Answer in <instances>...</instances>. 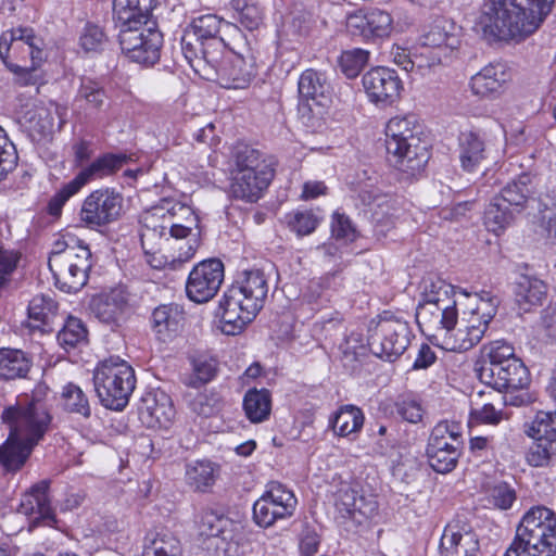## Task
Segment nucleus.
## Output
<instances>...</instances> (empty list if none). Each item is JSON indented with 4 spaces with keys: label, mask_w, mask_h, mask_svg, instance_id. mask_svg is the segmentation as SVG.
Segmentation results:
<instances>
[{
    "label": "nucleus",
    "mask_w": 556,
    "mask_h": 556,
    "mask_svg": "<svg viewBox=\"0 0 556 556\" xmlns=\"http://www.w3.org/2000/svg\"><path fill=\"white\" fill-rule=\"evenodd\" d=\"M152 327L162 341L173 339L185 321L184 307L177 303L162 304L152 312Z\"/></svg>",
    "instance_id": "28"
},
{
    "label": "nucleus",
    "mask_w": 556,
    "mask_h": 556,
    "mask_svg": "<svg viewBox=\"0 0 556 556\" xmlns=\"http://www.w3.org/2000/svg\"><path fill=\"white\" fill-rule=\"evenodd\" d=\"M479 543L471 531L460 532L456 526L448 525L441 536V556H477Z\"/></svg>",
    "instance_id": "29"
},
{
    "label": "nucleus",
    "mask_w": 556,
    "mask_h": 556,
    "mask_svg": "<svg viewBox=\"0 0 556 556\" xmlns=\"http://www.w3.org/2000/svg\"><path fill=\"white\" fill-rule=\"evenodd\" d=\"M128 308V299L121 289L111 290L92 298L90 309L103 324L119 326Z\"/></svg>",
    "instance_id": "23"
},
{
    "label": "nucleus",
    "mask_w": 556,
    "mask_h": 556,
    "mask_svg": "<svg viewBox=\"0 0 556 556\" xmlns=\"http://www.w3.org/2000/svg\"><path fill=\"white\" fill-rule=\"evenodd\" d=\"M17 151L9 139L5 130L0 126V181L7 178L17 165Z\"/></svg>",
    "instance_id": "59"
},
{
    "label": "nucleus",
    "mask_w": 556,
    "mask_h": 556,
    "mask_svg": "<svg viewBox=\"0 0 556 556\" xmlns=\"http://www.w3.org/2000/svg\"><path fill=\"white\" fill-rule=\"evenodd\" d=\"M421 45L438 49L446 47L450 49V52L455 53L459 46V39L456 35L447 33L444 27L434 25L426 35L422 36Z\"/></svg>",
    "instance_id": "58"
},
{
    "label": "nucleus",
    "mask_w": 556,
    "mask_h": 556,
    "mask_svg": "<svg viewBox=\"0 0 556 556\" xmlns=\"http://www.w3.org/2000/svg\"><path fill=\"white\" fill-rule=\"evenodd\" d=\"M364 414L362 409L355 405H343L330 418V426L334 433L341 437L358 432L364 425Z\"/></svg>",
    "instance_id": "42"
},
{
    "label": "nucleus",
    "mask_w": 556,
    "mask_h": 556,
    "mask_svg": "<svg viewBox=\"0 0 556 556\" xmlns=\"http://www.w3.org/2000/svg\"><path fill=\"white\" fill-rule=\"evenodd\" d=\"M454 52L444 47L442 49L430 48L420 43L419 51L414 54V61H407L405 71L410 72L415 67L418 70L434 68L439 65H446L451 62Z\"/></svg>",
    "instance_id": "43"
},
{
    "label": "nucleus",
    "mask_w": 556,
    "mask_h": 556,
    "mask_svg": "<svg viewBox=\"0 0 556 556\" xmlns=\"http://www.w3.org/2000/svg\"><path fill=\"white\" fill-rule=\"evenodd\" d=\"M556 514L546 506L525 513L504 556H555Z\"/></svg>",
    "instance_id": "5"
},
{
    "label": "nucleus",
    "mask_w": 556,
    "mask_h": 556,
    "mask_svg": "<svg viewBox=\"0 0 556 556\" xmlns=\"http://www.w3.org/2000/svg\"><path fill=\"white\" fill-rule=\"evenodd\" d=\"M229 523V519L223 513L206 508L200 516L199 531L201 535L207 538L222 536Z\"/></svg>",
    "instance_id": "52"
},
{
    "label": "nucleus",
    "mask_w": 556,
    "mask_h": 556,
    "mask_svg": "<svg viewBox=\"0 0 556 556\" xmlns=\"http://www.w3.org/2000/svg\"><path fill=\"white\" fill-rule=\"evenodd\" d=\"M331 237L348 244L357 239L358 232L348 215L336 211L332 214Z\"/></svg>",
    "instance_id": "60"
},
{
    "label": "nucleus",
    "mask_w": 556,
    "mask_h": 556,
    "mask_svg": "<svg viewBox=\"0 0 556 556\" xmlns=\"http://www.w3.org/2000/svg\"><path fill=\"white\" fill-rule=\"evenodd\" d=\"M369 53L362 49H353L342 52L339 58L341 72L348 78H355L368 62Z\"/></svg>",
    "instance_id": "57"
},
{
    "label": "nucleus",
    "mask_w": 556,
    "mask_h": 556,
    "mask_svg": "<svg viewBox=\"0 0 556 556\" xmlns=\"http://www.w3.org/2000/svg\"><path fill=\"white\" fill-rule=\"evenodd\" d=\"M458 140L462 167L472 172L485 159L484 140L478 132L471 130L462 132Z\"/></svg>",
    "instance_id": "38"
},
{
    "label": "nucleus",
    "mask_w": 556,
    "mask_h": 556,
    "mask_svg": "<svg viewBox=\"0 0 556 556\" xmlns=\"http://www.w3.org/2000/svg\"><path fill=\"white\" fill-rule=\"evenodd\" d=\"M181 553L180 543L169 532L156 533L146 544L142 556H179Z\"/></svg>",
    "instance_id": "47"
},
{
    "label": "nucleus",
    "mask_w": 556,
    "mask_h": 556,
    "mask_svg": "<svg viewBox=\"0 0 556 556\" xmlns=\"http://www.w3.org/2000/svg\"><path fill=\"white\" fill-rule=\"evenodd\" d=\"M336 507L343 518L362 525L376 514L378 503L374 496L361 493L356 485L341 483L336 492Z\"/></svg>",
    "instance_id": "19"
},
{
    "label": "nucleus",
    "mask_w": 556,
    "mask_h": 556,
    "mask_svg": "<svg viewBox=\"0 0 556 556\" xmlns=\"http://www.w3.org/2000/svg\"><path fill=\"white\" fill-rule=\"evenodd\" d=\"M93 386L105 408L123 410L136 387L135 370L119 356H110L94 368Z\"/></svg>",
    "instance_id": "7"
},
{
    "label": "nucleus",
    "mask_w": 556,
    "mask_h": 556,
    "mask_svg": "<svg viewBox=\"0 0 556 556\" xmlns=\"http://www.w3.org/2000/svg\"><path fill=\"white\" fill-rule=\"evenodd\" d=\"M421 135L422 128L415 115L395 116L386 126L389 161L410 176L419 174L430 159L429 143Z\"/></svg>",
    "instance_id": "4"
},
{
    "label": "nucleus",
    "mask_w": 556,
    "mask_h": 556,
    "mask_svg": "<svg viewBox=\"0 0 556 556\" xmlns=\"http://www.w3.org/2000/svg\"><path fill=\"white\" fill-rule=\"evenodd\" d=\"M49 482L42 480L26 492L20 503L17 511L31 517L34 522L43 521L50 525L54 520V514L48 498Z\"/></svg>",
    "instance_id": "24"
},
{
    "label": "nucleus",
    "mask_w": 556,
    "mask_h": 556,
    "mask_svg": "<svg viewBox=\"0 0 556 556\" xmlns=\"http://www.w3.org/2000/svg\"><path fill=\"white\" fill-rule=\"evenodd\" d=\"M368 39L388 37L393 28L392 15L379 9L368 12Z\"/></svg>",
    "instance_id": "61"
},
{
    "label": "nucleus",
    "mask_w": 556,
    "mask_h": 556,
    "mask_svg": "<svg viewBox=\"0 0 556 556\" xmlns=\"http://www.w3.org/2000/svg\"><path fill=\"white\" fill-rule=\"evenodd\" d=\"M517 214L514 207L495 195L484 211V224L490 231L500 235L515 222Z\"/></svg>",
    "instance_id": "40"
},
{
    "label": "nucleus",
    "mask_w": 556,
    "mask_h": 556,
    "mask_svg": "<svg viewBox=\"0 0 556 556\" xmlns=\"http://www.w3.org/2000/svg\"><path fill=\"white\" fill-rule=\"evenodd\" d=\"M438 316L437 314L433 318V316L428 315L430 319L426 320L427 329L424 332L439 340L442 349L452 352H465L481 341V338L473 337V332L468 330L462 321H458L457 311H448L443 319H438Z\"/></svg>",
    "instance_id": "13"
},
{
    "label": "nucleus",
    "mask_w": 556,
    "mask_h": 556,
    "mask_svg": "<svg viewBox=\"0 0 556 556\" xmlns=\"http://www.w3.org/2000/svg\"><path fill=\"white\" fill-rule=\"evenodd\" d=\"M477 372L482 383L497 391L522 389L530 383L528 368L515 355L514 346L503 340L489 345L486 357Z\"/></svg>",
    "instance_id": "6"
},
{
    "label": "nucleus",
    "mask_w": 556,
    "mask_h": 556,
    "mask_svg": "<svg viewBox=\"0 0 556 556\" xmlns=\"http://www.w3.org/2000/svg\"><path fill=\"white\" fill-rule=\"evenodd\" d=\"M273 173L233 172L230 191L233 198L247 202H256L268 187Z\"/></svg>",
    "instance_id": "27"
},
{
    "label": "nucleus",
    "mask_w": 556,
    "mask_h": 556,
    "mask_svg": "<svg viewBox=\"0 0 556 556\" xmlns=\"http://www.w3.org/2000/svg\"><path fill=\"white\" fill-rule=\"evenodd\" d=\"M268 291L263 270L248 269L239 274L219 302L222 331L228 336L240 333L264 307Z\"/></svg>",
    "instance_id": "3"
},
{
    "label": "nucleus",
    "mask_w": 556,
    "mask_h": 556,
    "mask_svg": "<svg viewBox=\"0 0 556 556\" xmlns=\"http://www.w3.org/2000/svg\"><path fill=\"white\" fill-rule=\"evenodd\" d=\"M321 219L323 217L312 210H298L287 216L289 228L300 237L311 235Z\"/></svg>",
    "instance_id": "53"
},
{
    "label": "nucleus",
    "mask_w": 556,
    "mask_h": 556,
    "mask_svg": "<svg viewBox=\"0 0 556 556\" xmlns=\"http://www.w3.org/2000/svg\"><path fill=\"white\" fill-rule=\"evenodd\" d=\"M63 408L72 414L89 418L91 408L84 391L74 383H67L62 391Z\"/></svg>",
    "instance_id": "48"
},
{
    "label": "nucleus",
    "mask_w": 556,
    "mask_h": 556,
    "mask_svg": "<svg viewBox=\"0 0 556 556\" xmlns=\"http://www.w3.org/2000/svg\"><path fill=\"white\" fill-rule=\"evenodd\" d=\"M207 64L215 70L218 84L226 89L247 88L255 76L253 63L236 53L218 54L216 63Z\"/></svg>",
    "instance_id": "20"
},
{
    "label": "nucleus",
    "mask_w": 556,
    "mask_h": 556,
    "mask_svg": "<svg viewBox=\"0 0 556 556\" xmlns=\"http://www.w3.org/2000/svg\"><path fill=\"white\" fill-rule=\"evenodd\" d=\"M33 367V357L23 350L0 349V378L3 380L24 379Z\"/></svg>",
    "instance_id": "34"
},
{
    "label": "nucleus",
    "mask_w": 556,
    "mask_h": 556,
    "mask_svg": "<svg viewBox=\"0 0 556 556\" xmlns=\"http://www.w3.org/2000/svg\"><path fill=\"white\" fill-rule=\"evenodd\" d=\"M217 372V362L212 357L199 356L193 359V371L184 379V383L191 388H200L210 382Z\"/></svg>",
    "instance_id": "49"
},
{
    "label": "nucleus",
    "mask_w": 556,
    "mask_h": 556,
    "mask_svg": "<svg viewBox=\"0 0 556 556\" xmlns=\"http://www.w3.org/2000/svg\"><path fill=\"white\" fill-rule=\"evenodd\" d=\"M231 27L215 14L202 15L193 21L192 36L195 41H201V53L206 63H216L218 54L224 53L225 42L218 35L222 27Z\"/></svg>",
    "instance_id": "21"
},
{
    "label": "nucleus",
    "mask_w": 556,
    "mask_h": 556,
    "mask_svg": "<svg viewBox=\"0 0 556 556\" xmlns=\"http://www.w3.org/2000/svg\"><path fill=\"white\" fill-rule=\"evenodd\" d=\"M534 194L530 175L522 174L518 178L507 182L497 195L515 211L521 213Z\"/></svg>",
    "instance_id": "39"
},
{
    "label": "nucleus",
    "mask_w": 556,
    "mask_h": 556,
    "mask_svg": "<svg viewBox=\"0 0 556 556\" xmlns=\"http://www.w3.org/2000/svg\"><path fill=\"white\" fill-rule=\"evenodd\" d=\"M139 414L148 427L167 428L175 417V408L169 396L164 393L148 394L142 400Z\"/></svg>",
    "instance_id": "25"
},
{
    "label": "nucleus",
    "mask_w": 556,
    "mask_h": 556,
    "mask_svg": "<svg viewBox=\"0 0 556 556\" xmlns=\"http://www.w3.org/2000/svg\"><path fill=\"white\" fill-rule=\"evenodd\" d=\"M362 83L369 101L383 106L394 103L403 89L397 73L383 66L366 72Z\"/></svg>",
    "instance_id": "18"
},
{
    "label": "nucleus",
    "mask_w": 556,
    "mask_h": 556,
    "mask_svg": "<svg viewBox=\"0 0 556 556\" xmlns=\"http://www.w3.org/2000/svg\"><path fill=\"white\" fill-rule=\"evenodd\" d=\"M555 0H488L477 26L488 41L520 42L551 13Z\"/></svg>",
    "instance_id": "2"
},
{
    "label": "nucleus",
    "mask_w": 556,
    "mask_h": 556,
    "mask_svg": "<svg viewBox=\"0 0 556 556\" xmlns=\"http://www.w3.org/2000/svg\"><path fill=\"white\" fill-rule=\"evenodd\" d=\"M1 420L9 429V435L0 445V466L5 472L14 473L25 466L52 422L42 388L20 395L14 403L4 406Z\"/></svg>",
    "instance_id": "1"
},
{
    "label": "nucleus",
    "mask_w": 556,
    "mask_h": 556,
    "mask_svg": "<svg viewBox=\"0 0 556 556\" xmlns=\"http://www.w3.org/2000/svg\"><path fill=\"white\" fill-rule=\"evenodd\" d=\"M341 356L340 361L343 367L351 374L357 371L361 366L363 358L366 356V348L356 342L353 344L351 340H345L339 346Z\"/></svg>",
    "instance_id": "62"
},
{
    "label": "nucleus",
    "mask_w": 556,
    "mask_h": 556,
    "mask_svg": "<svg viewBox=\"0 0 556 556\" xmlns=\"http://www.w3.org/2000/svg\"><path fill=\"white\" fill-rule=\"evenodd\" d=\"M74 105L93 113L104 111L110 103L105 89L98 81L84 78L75 96Z\"/></svg>",
    "instance_id": "37"
},
{
    "label": "nucleus",
    "mask_w": 556,
    "mask_h": 556,
    "mask_svg": "<svg viewBox=\"0 0 556 556\" xmlns=\"http://www.w3.org/2000/svg\"><path fill=\"white\" fill-rule=\"evenodd\" d=\"M412 331L405 320L388 316L384 312L369 338V345L377 356L391 361L405 352Z\"/></svg>",
    "instance_id": "12"
},
{
    "label": "nucleus",
    "mask_w": 556,
    "mask_h": 556,
    "mask_svg": "<svg viewBox=\"0 0 556 556\" xmlns=\"http://www.w3.org/2000/svg\"><path fill=\"white\" fill-rule=\"evenodd\" d=\"M233 172H256V174L273 173L269 165L262 157L261 152L247 146L238 149L236 153V168Z\"/></svg>",
    "instance_id": "50"
},
{
    "label": "nucleus",
    "mask_w": 556,
    "mask_h": 556,
    "mask_svg": "<svg viewBox=\"0 0 556 556\" xmlns=\"http://www.w3.org/2000/svg\"><path fill=\"white\" fill-rule=\"evenodd\" d=\"M534 439L529 446L526 458L529 465L542 467L548 464L549 459L556 455V439L530 435Z\"/></svg>",
    "instance_id": "46"
},
{
    "label": "nucleus",
    "mask_w": 556,
    "mask_h": 556,
    "mask_svg": "<svg viewBox=\"0 0 556 556\" xmlns=\"http://www.w3.org/2000/svg\"><path fill=\"white\" fill-rule=\"evenodd\" d=\"M515 500V491L505 482L496 483L486 489V502L495 508L507 509Z\"/></svg>",
    "instance_id": "63"
},
{
    "label": "nucleus",
    "mask_w": 556,
    "mask_h": 556,
    "mask_svg": "<svg viewBox=\"0 0 556 556\" xmlns=\"http://www.w3.org/2000/svg\"><path fill=\"white\" fill-rule=\"evenodd\" d=\"M87 337L88 331L84 323L79 318L68 316L58 333V341L63 348H76L87 342Z\"/></svg>",
    "instance_id": "51"
},
{
    "label": "nucleus",
    "mask_w": 556,
    "mask_h": 556,
    "mask_svg": "<svg viewBox=\"0 0 556 556\" xmlns=\"http://www.w3.org/2000/svg\"><path fill=\"white\" fill-rule=\"evenodd\" d=\"M123 208V197L114 189L92 191L84 201L79 213L80 222L91 229L115 222Z\"/></svg>",
    "instance_id": "16"
},
{
    "label": "nucleus",
    "mask_w": 556,
    "mask_h": 556,
    "mask_svg": "<svg viewBox=\"0 0 556 556\" xmlns=\"http://www.w3.org/2000/svg\"><path fill=\"white\" fill-rule=\"evenodd\" d=\"M291 503H285V507H280L270 503L263 494L253 505V518L255 522L264 528L273 526L277 520L287 519L292 516Z\"/></svg>",
    "instance_id": "45"
},
{
    "label": "nucleus",
    "mask_w": 556,
    "mask_h": 556,
    "mask_svg": "<svg viewBox=\"0 0 556 556\" xmlns=\"http://www.w3.org/2000/svg\"><path fill=\"white\" fill-rule=\"evenodd\" d=\"M224 281V264L217 258L202 261L188 276L187 296L195 303H205L213 299Z\"/></svg>",
    "instance_id": "17"
},
{
    "label": "nucleus",
    "mask_w": 556,
    "mask_h": 556,
    "mask_svg": "<svg viewBox=\"0 0 556 556\" xmlns=\"http://www.w3.org/2000/svg\"><path fill=\"white\" fill-rule=\"evenodd\" d=\"M128 161L126 154L106 153L84 167L70 182L65 184L48 203V213L59 216L64 204L88 182L113 175Z\"/></svg>",
    "instance_id": "10"
},
{
    "label": "nucleus",
    "mask_w": 556,
    "mask_h": 556,
    "mask_svg": "<svg viewBox=\"0 0 556 556\" xmlns=\"http://www.w3.org/2000/svg\"><path fill=\"white\" fill-rule=\"evenodd\" d=\"M479 300L476 307L469 312H464L460 321L468 330L473 332V337L483 338L490 321L496 314L497 299L489 292L482 291L476 294Z\"/></svg>",
    "instance_id": "26"
},
{
    "label": "nucleus",
    "mask_w": 556,
    "mask_h": 556,
    "mask_svg": "<svg viewBox=\"0 0 556 556\" xmlns=\"http://www.w3.org/2000/svg\"><path fill=\"white\" fill-rule=\"evenodd\" d=\"M394 408L403 420L418 424L422 420L424 408L420 401L413 394H402L394 401Z\"/></svg>",
    "instance_id": "56"
},
{
    "label": "nucleus",
    "mask_w": 556,
    "mask_h": 556,
    "mask_svg": "<svg viewBox=\"0 0 556 556\" xmlns=\"http://www.w3.org/2000/svg\"><path fill=\"white\" fill-rule=\"evenodd\" d=\"M462 437L459 422L443 420L434 426L426 448L428 463L434 471L448 473L455 469L462 455Z\"/></svg>",
    "instance_id": "8"
},
{
    "label": "nucleus",
    "mask_w": 556,
    "mask_h": 556,
    "mask_svg": "<svg viewBox=\"0 0 556 556\" xmlns=\"http://www.w3.org/2000/svg\"><path fill=\"white\" fill-rule=\"evenodd\" d=\"M514 293L519 308L529 312L543 304L547 295V285L535 276L520 275L515 282Z\"/></svg>",
    "instance_id": "32"
},
{
    "label": "nucleus",
    "mask_w": 556,
    "mask_h": 556,
    "mask_svg": "<svg viewBox=\"0 0 556 556\" xmlns=\"http://www.w3.org/2000/svg\"><path fill=\"white\" fill-rule=\"evenodd\" d=\"M61 257H56L53 265L49 266L55 286L67 293L79 291L88 281V273L91 268V252L88 245L78 249Z\"/></svg>",
    "instance_id": "14"
},
{
    "label": "nucleus",
    "mask_w": 556,
    "mask_h": 556,
    "mask_svg": "<svg viewBox=\"0 0 556 556\" xmlns=\"http://www.w3.org/2000/svg\"><path fill=\"white\" fill-rule=\"evenodd\" d=\"M243 409L252 422H262L269 417L271 409L270 393L266 389L249 390L243 399Z\"/></svg>",
    "instance_id": "44"
},
{
    "label": "nucleus",
    "mask_w": 556,
    "mask_h": 556,
    "mask_svg": "<svg viewBox=\"0 0 556 556\" xmlns=\"http://www.w3.org/2000/svg\"><path fill=\"white\" fill-rule=\"evenodd\" d=\"M239 22L248 29H256L263 20V10L252 0H231Z\"/></svg>",
    "instance_id": "55"
},
{
    "label": "nucleus",
    "mask_w": 556,
    "mask_h": 556,
    "mask_svg": "<svg viewBox=\"0 0 556 556\" xmlns=\"http://www.w3.org/2000/svg\"><path fill=\"white\" fill-rule=\"evenodd\" d=\"M122 51L132 62L151 66L161 56L163 35L155 28L154 22L119 26Z\"/></svg>",
    "instance_id": "9"
},
{
    "label": "nucleus",
    "mask_w": 556,
    "mask_h": 556,
    "mask_svg": "<svg viewBox=\"0 0 556 556\" xmlns=\"http://www.w3.org/2000/svg\"><path fill=\"white\" fill-rule=\"evenodd\" d=\"M176 215L189 216L190 222H197L194 212L191 207L169 199H162L160 203L147 210L141 216L140 240L143 252L160 250L162 242L168 240L167 228L162 219H166Z\"/></svg>",
    "instance_id": "11"
},
{
    "label": "nucleus",
    "mask_w": 556,
    "mask_h": 556,
    "mask_svg": "<svg viewBox=\"0 0 556 556\" xmlns=\"http://www.w3.org/2000/svg\"><path fill=\"white\" fill-rule=\"evenodd\" d=\"M43 40L36 36L33 28L17 27L8 30L0 37V58L10 68L13 63L8 62L10 51H21L27 54L34 64H41L45 60L42 50Z\"/></svg>",
    "instance_id": "22"
},
{
    "label": "nucleus",
    "mask_w": 556,
    "mask_h": 556,
    "mask_svg": "<svg viewBox=\"0 0 556 556\" xmlns=\"http://www.w3.org/2000/svg\"><path fill=\"white\" fill-rule=\"evenodd\" d=\"M190 241H192V243L189 242L188 248L186 250L182 247L178 248L179 252L177 255H164L160 253V250L146 251V262L153 269H164L168 267L172 270H176L184 263L190 261L199 248V241L195 237L192 238Z\"/></svg>",
    "instance_id": "41"
},
{
    "label": "nucleus",
    "mask_w": 556,
    "mask_h": 556,
    "mask_svg": "<svg viewBox=\"0 0 556 556\" xmlns=\"http://www.w3.org/2000/svg\"><path fill=\"white\" fill-rule=\"evenodd\" d=\"M328 104L313 103L312 101H302L299 104V114L303 125L313 132L324 128L326 121V108Z\"/></svg>",
    "instance_id": "54"
},
{
    "label": "nucleus",
    "mask_w": 556,
    "mask_h": 556,
    "mask_svg": "<svg viewBox=\"0 0 556 556\" xmlns=\"http://www.w3.org/2000/svg\"><path fill=\"white\" fill-rule=\"evenodd\" d=\"M58 303L50 296L39 294L28 305V327L30 330L50 331L58 313Z\"/></svg>",
    "instance_id": "35"
},
{
    "label": "nucleus",
    "mask_w": 556,
    "mask_h": 556,
    "mask_svg": "<svg viewBox=\"0 0 556 556\" xmlns=\"http://www.w3.org/2000/svg\"><path fill=\"white\" fill-rule=\"evenodd\" d=\"M219 467L211 460H193L186 465V482L195 492L205 493L218 477Z\"/></svg>",
    "instance_id": "36"
},
{
    "label": "nucleus",
    "mask_w": 556,
    "mask_h": 556,
    "mask_svg": "<svg viewBox=\"0 0 556 556\" xmlns=\"http://www.w3.org/2000/svg\"><path fill=\"white\" fill-rule=\"evenodd\" d=\"M298 89L302 101H312L318 104L330 102L331 87L326 73L321 71L305 70L299 78Z\"/></svg>",
    "instance_id": "30"
},
{
    "label": "nucleus",
    "mask_w": 556,
    "mask_h": 556,
    "mask_svg": "<svg viewBox=\"0 0 556 556\" xmlns=\"http://www.w3.org/2000/svg\"><path fill=\"white\" fill-rule=\"evenodd\" d=\"M157 0H113V17L118 26L151 22Z\"/></svg>",
    "instance_id": "31"
},
{
    "label": "nucleus",
    "mask_w": 556,
    "mask_h": 556,
    "mask_svg": "<svg viewBox=\"0 0 556 556\" xmlns=\"http://www.w3.org/2000/svg\"><path fill=\"white\" fill-rule=\"evenodd\" d=\"M453 286L440 278H426L422 281L421 301L416 308V321L421 331L427 329L428 315L443 319L448 311H457L452 298Z\"/></svg>",
    "instance_id": "15"
},
{
    "label": "nucleus",
    "mask_w": 556,
    "mask_h": 556,
    "mask_svg": "<svg viewBox=\"0 0 556 556\" xmlns=\"http://www.w3.org/2000/svg\"><path fill=\"white\" fill-rule=\"evenodd\" d=\"M529 435L556 439V413L539 412L527 430Z\"/></svg>",
    "instance_id": "64"
},
{
    "label": "nucleus",
    "mask_w": 556,
    "mask_h": 556,
    "mask_svg": "<svg viewBox=\"0 0 556 556\" xmlns=\"http://www.w3.org/2000/svg\"><path fill=\"white\" fill-rule=\"evenodd\" d=\"M508 79L506 66L502 63H490L470 80L471 90L480 97L498 93Z\"/></svg>",
    "instance_id": "33"
}]
</instances>
